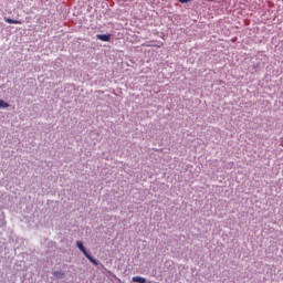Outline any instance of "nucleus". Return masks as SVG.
Instances as JSON below:
<instances>
[{
	"label": "nucleus",
	"instance_id": "2",
	"mask_svg": "<svg viewBox=\"0 0 283 283\" xmlns=\"http://www.w3.org/2000/svg\"><path fill=\"white\" fill-rule=\"evenodd\" d=\"M76 247H77V249H80V251H82V253H83L84 255L87 254V250L85 249V245H83V242L77 241V242H76Z\"/></svg>",
	"mask_w": 283,
	"mask_h": 283
},
{
	"label": "nucleus",
	"instance_id": "9",
	"mask_svg": "<svg viewBox=\"0 0 283 283\" xmlns=\"http://www.w3.org/2000/svg\"><path fill=\"white\" fill-rule=\"evenodd\" d=\"M179 1V3H189V1H191V0H178Z\"/></svg>",
	"mask_w": 283,
	"mask_h": 283
},
{
	"label": "nucleus",
	"instance_id": "6",
	"mask_svg": "<svg viewBox=\"0 0 283 283\" xmlns=\"http://www.w3.org/2000/svg\"><path fill=\"white\" fill-rule=\"evenodd\" d=\"M85 258H87V260H90V262H92V264H94V266H98V261H96V259H93L90 253H87L85 255Z\"/></svg>",
	"mask_w": 283,
	"mask_h": 283
},
{
	"label": "nucleus",
	"instance_id": "8",
	"mask_svg": "<svg viewBox=\"0 0 283 283\" xmlns=\"http://www.w3.org/2000/svg\"><path fill=\"white\" fill-rule=\"evenodd\" d=\"M0 107H2L3 109L10 107V104L3 99H0Z\"/></svg>",
	"mask_w": 283,
	"mask_h": 283
},
{
	"label": "nucleus",
	"instance_id": "3",
	"mask_svg": "<svg viewBox=\"0 0 283 283\" xmlns=\"http://www.w3.org/2000/svg\"><path fill=\"white\" fill-rule=\"evenodd\" d=\"M54 277H56L57 280H63V277H65V272L63 271H54L53 272Z\"/></svg>",
	"mask_w": 283,
	"mask_h": 283
},
{
	"label": "nucleus",
	"instance_id": "4",
	"mask_svg": "<svg viewBox=\"0 0 283 283\" xmlns=\"http://www.w3.org/2000/svg\"><path fill=\"white\" fill-rule=\"evenodd\" d=\"M6 23H13L14 25H21V20H12L10 18H4Z\"/></svg>",
	"mask_w": 283,
	"mask_h": 283
},
{
	"label": "nucleus",
	"instance_id": "5",
	"mask_svg": "<svg viewBox=\"0 0 283 283\" xmlns=\"http://www.w3.org/2000/svg\"><path fill=\"white\" fill-rule=\"evenodd\" d=\"M133 282H137V283H147V279L143 277V276H134L133 277Z\"/></svg>",
	"mask_w": 283,
	"mask_h": 283
},
{
	"label": "nucleus",
	"instance_id": "10",
	"mask_svg": "<svg viewBox=\"0 0 283 283\" xmlns=\"http://www.w3.org/2000/svg\"><path fill=\"white\" fill-rule=\"evenodd\" d=\"M281 147H283V138L281 139Z\"/></svg>",
	"mask_w": 283,
	"mask_h": 283
},
{
	"label": "nucleus",
	"instance_id": "7",
	"mask_svg": "<svg viewBox=\"0 0 283 283\" xmlns=\"http://www.w3.org/2000/svg\"><path fill=\"white\" fill-rule=\"evenodd\" d=\"M143 48H163V42L159 44H142Z\"/></svg>",
	"mask_w": 283,
	"mask_h": 283
},
{
	"label": "nucleus",
	"instance_id": "1",
	"mask_svg": "<svg viewBox=\"0 0 283 283\" xmlns=\"http://www.w3.org/2000/svg\"><path fill=\"white\" fill-rule=\"evenodd\" d=\"M97 39L99 41L108 42V41H112V35L111 34H97Z\"/></svg>",
	"mask_w": 283,
	"mask_h": 283
}]
</instances>
